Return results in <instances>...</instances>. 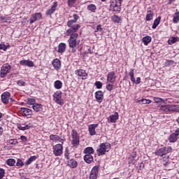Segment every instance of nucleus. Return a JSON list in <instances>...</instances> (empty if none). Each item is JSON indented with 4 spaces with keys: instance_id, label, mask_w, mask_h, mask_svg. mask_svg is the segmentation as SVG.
Masks as SVG:
<instances>
[{
    "instance_id": "obj_7",
    "label": "nucleus",
    "mask_w": 179,
    "mask_h": 179,
    "mask_svg": "<svg viewBox=\"0 0 179 179\" xmlns=\"http://www.w3.org/2000/svg\"><path fill=\"white\" fill-rule=\"evenodd\" d=\"M71 136H72V145L73 146H78L79 145V134L76 130H72L71 131Z\"/></svg>"
},
{
    "instance_id": "obj_30",
    "label": "nucleus",
    "mask_w": 179,
    "mask_h": 179,
    "mask_svg": "<svg viewBox=\"0 0 179 179\" xmlns=\"http://www.w3.org/2000/svg\"><path fill=\"white\" fill-rule=\"evenodd\" d=\"M152 41V37L149 36H144L142 39V42L143 43L144 45H148L149 43Z\"/></svg>"
},
{
    "instance_id": "obj_63",
    "label": "nucleus",
    "mask_w": 179,
    "mask_h": 179,
    "mask_svg": "<svg viewBox=\"0 0 179 179\" xmlns=\"http://www.w3.org/2000/svg\"><path fill=\"white\" fill-rule=\"evenodd\" d=\"M3 132V129H2V127H0V136L2 135Z\"/></svg>"
},
{
    "instance_id": "obj_13",
    "label": "nucleus",
    "mask_w": 179,
    "mask_h": 179,
    "mask_svg": "<svg viewBox=\"0 0 179 179\" xmlns=\"http://www.w3.org/2000/svg\"><path fill=\"white\" fill-rule=\"evenodd\" d=\"M75 73L79 78H82L83 80L87 79L88 74L86 73V70L84 69H77L75 71Z\"/></svg>"
},
{
    "instance_id": "obj_3",
    "label": "nucleus",
    "mask_w": 179,
    "mask_h": 179,
    "mask_svg": "<svg viewBox=\"0 0 179 179\" xmlns=\"http://www.w3.org/2000/svg\"><path fill=\"white\" fill-rule=\"evenodd\" d=\"M53 100L59 106H64V99H62V92L57 91L53 94Z\"/></svg>"
},
{
    "instance_id": "obj_31",
    "label": "nucleus",
    "mask_w": 179,
    "mask_h": 179,
    "mask_svg": "<svg viewBox=\"0 0 179 179\" xmlns=\"http://www.w3.org/2000/svg\"><path fill=\"white\" fill-rule=\"evenodd\" d=\"M160 20H162V17L159 16L158 17H157L153 22L152 24V29H156V27H157V26H159V24H160Z\"/></svg>"
},
{
    "instance_id": "obj_45",
    "label": "nucleus",
    "mask_w": 179,
    "mask_h": 179,
    "mask_svg": "<svg viewBox=\"0 0 179 179\" xmlns=\"http://www.w3.org/2000/svg\"><path fill=\"white\" fill-rule=\"evenodd\" d=\"M27 66H29V68H33V66H34V62L31 60H27Z\"/></svg>"
},
{
    "instance_id": "obj_59",
    "label": "nucleus",
    "mask_w": 179,
    "mask_h": 179,
    "mask_svg": "<svg viewBox=\"0 0 179 179\" xmlns=\"http://www.w3.org/2000/svg\"><path fill=\"white\" fill-rule=\"evenodd\" d=\"M171 64H173V61L171 60L167 61V62L165 63V66H170Z\"/></svg>"
},
{
    "instance_id": "obj_60",
    "label": "nucleus",
    "mask_w": 179,
    "mask_h": 179,
    "mask_svg": "<svg viewBox=\"0 0 179 179\" xmlns=\"http://www.w3.org/2000/svg\"><path fill=\"white\" fill-rule=\"evenodd\" d=\"M129 159L132 164H135V163H136V160H135V158L131 157V159Z\"/></svg>"
},
{
    "instance_id": "obj_38",
    "label": "nucleus",
    "mask_w": 179,
    "mask_h": 179,
    "mask_svg": "<svg viewBox=\"0 0 179 179\" xmlns=\"http://www.w3.org/2000/svg\"><path fill=\"white\" fill-rule=\"evenodd\" d=\"M37 159L36 156H31V157H29L27 161L25 162V164L27 166H29V164H31L32 162H34V160H36Z\"/></svg>"
},
{
    "instance_id": "obj_17",
    "label": "nucleus",
    "mask_w": 179,
    "mask_h": 179,
    "mask_svg": "<svg viewBox=\"0 0 179 179\" xmlns=\"http://www.w3.org/2000/svg\"><path fill=\"white\" fill-rule=\"evenodd\" d=\"M57 8H58V3L57 1L53 2L51 8L46 10L45 15L46 16H51L55 10H57Z\"/></svg>"
},
{
    "instance_id": "obj_23",
    "label": "nucleus",
    "mask_w": 179,
    "mask_h": 179,
    "mask_svg": "<svg viewBox=\"0 0 179 179\" xmlns=\"http://www.w3.org/2000/svg\"><path fill=\"white\" fill-rule=\"evenodd\" d=\"M50 141H59L62 143H64V142H65V140L64 138H61L58 135L52 134L50 136Z\"/></svg>"
},
{
    "instance_id": "obj_48",
    "label": "nucleus",
    "mask_w": 179,
    "mask_h": 179,
    "mask_svg": "<svg viewBox=\"0 0 179 179\" xmlns=\"http://www.w3.org/2000/svg\"><path fill=\"white\" fill-rule=\"evenodd\" d=\"M8 143L10 145H16V143H17V139L16 138L10 139L9 140Z\"/></svg>"
},
{
    "instance_id": "obj_14",
    "label": "nucleus",
    "mask_w": 179,
    "mask_h": 179,
    "mask_svg": "<svg viewBox=\"0 0 179 179\" xmlns=\"http://www.w3.org/2000/svg\"><path fill=\"white\" fill-rule=\"evenodd\" d=\"M134 69H131L130 72L129 73V76H130V80L132 82V83L139 85V83H141V77H138L136 80H135V74L134 73Z\"/></svg>"
},
{
    "instance_id": "obj_2",
    "label": "nucleus",
    "mask_w": 179,
    "mask_h": 179,
    "mask_svg": "<svg viewBox=\"0 0 179 179\" xmlns=\"http://www.w3.org/2000/svg\"><path fill=\"white\" fill-rule=\"evenodd\" d=\"M122 0H113L110 2V8L113 12H121V3Z\"/></svg>"
},
{
    "instance_id": "obj_32",
    "label": "nucleus",
    "mask_w": 179,
    "mask_h": 179,
    "mask_svg": "<svg viewBox=\"0 0 179 179\" xmlns=\"http://www.w3.org/2000/svg\"><path fill=\"white\" fill-rule=\"evenodd\" d=\"M83 153H85V155H92L94 153V149L92 147H87L84 150Z\"/></svg>"
},
{
    "instance_id": "obj_43",
    "label": "nucleus",
    "mask_w": 179,
    "mask_h": 179,
    "mask_svg": "<svg viewBox=\"0 0 179 179\" xmlns=\"http://www.w3.org/2000/svg\"><path fill=\"white\" fill-rule=\"evenodd\" d=\"M154 101L155 103H162V101L164 103V99L159 97H154Z\"/></svg>"
},
{
    "instance_id": "obj_44",
    "label": "nucleus",
    "mask_w": 179,
    "mask_h": 179,
    "mask_svg": "<svg viewBox=\"0 0 179 179\" xmlns=\"http://www.w3.org/2000/svg\"><path fill=\"white\" fill-rule=\"evenodd\" d=\"M95 86L96 89H101V87H103V83H101L100 81H96L95 83Z\"/></svg>"
},
{
    "instance_id": "obj_58",
    "label": "nucleus",
    "mask_w": 179,
    "mask_h": 179,
    "mask_svg": "<svg viewBox=\"0 0 179 179\" xmlns=\"http://www.w3.org/2000/svg\"><path fill=\"white\" fill-rule=\"evenodd\" d=\"M20 139H21V141H22L23 142H27V137H26L25 136H20Z\"/></svg>"
},
{
    "instance_id": "obj_27",
    "label": "nucleus",
    "mask_w": 179,
    "mask_h": 179,
    "mask_svg": "<svg viewBox=\"0 0 179 179\" xmlns=\"http://www.w3.org/2000/svg\"><path fill=\"white\" fill-rule=\"evenodd\" d=\"M84 160L85 162L87 163V164H90V163H92V162H93V156L92 155L86 154L84 156Z\"/></svg>"
},
{
    "instance_id": "obj_4",
    "label": "nucleus",
    "mask_w": 179,
    "mask_h": 179,
    "mask_svg": "<svg viewBox=\"0 0 179 179\" xmlns=\"http://www.w3.org/2000/svg\"><path fill=\"white\" fill-rule=\"evenodd\" d=\"M108 150H110V145H106V143H101L96 152L98 156H103V155H106V152H108Z\"/></svg>"
},
{
    "instance_id": "obj_33",
    "label": "nucleus",
    "mask_w": 179,
    "mask_h": 179,
    "mask_svg": "<svg viewBox=\"0 0 179 179\" xmlns=\"http://www.w3.org/2000/svg\"><path fill=\"white\" fill-rule=\"evenodd\" d=\"M177 41H178V38L172 36L169 39L168 44H169V45H173V44H176Z\"/></svg>"
},
{
    "instance_id": "obj_52",
    "label": "nucleus",
    "mask_w": 179,
    "mask_h": 179,
    "mask_svg": "<svg viewBox=\"0 0 179 179\" xmlns=\"http://www.w3.org/2000/svg\"><path fill=\"white\" fill-rule=\"evenodd\" d=\"M136 159V151H133L129 157V159Z\"/></svg>"
},
{
    "instance_id": "obj_9",
    "label": "nucleus",
    "mask_w": 179,
    "mask_h": 179,
    "mask_svg": "<svg viewBox=\"0 0 179 179\" xmlns=\"http://www.w3.org/2000/svg\"><path fill=\"white\" fill-rule=\"evenodd\" d=\"M178 106L173 105H164L160 107L161 111H164L165 113H168V111H177Z\"/></svg>"
},
{
    "instance_id": "obj_50",
    "label": "nucleus",
    "mask_w": 179,
    "mask_h": 179,
    "mask_svg": "<svg viewBox=\"0 0 179 179\" xmlns=\"http://www.w3.org/2000/svg\"><path fill=\"white\" fill-rule=\"evenodd\" d=\"M0 50H3V51H6V50H8V46L5 44H0Z\"/></svg>"
},
{
    "instance_id": "obj_61",
    "label": "nucleus",
    "mask_w": 179,
    "mask_h": 179,
    "mask_svg": "<svg viewBox=\"0 0 179 179\" xmlns=\"http://www.w3.org/2000/svg\"><path fill=\"white\" fill-rule=\"evenodd\" d=\"M0 19H1V22H6V20H8V19H6V17H3V16H1Z\"/></svg>"
},
{
    "instance_id": "obj_46",
    "label": "nucleus",
    "mask_w": 179,
    "mask_h": 179,
    "mask_svg": "<svg viewBox=\"0 0 179 179\" xmlns=\"http://www.w3.org/2000/svg\"><path fill=\"white\" fill-rule=\"evenodd\" d=\"M17 85L18 86H24L26 85V82H24L23 80H19L17 81Z\"/></svg>"
},
{
    "instance_id": "obj_1",
    "label": "nucleus",
    "mask_w": 179,
    "mask_h": 179,
    "mask_svg": "<svg viewBox=\"0 0 179 179\" xmlns=\"http://www.w3.org/2000/svg\"><path fill=\"white\" fill-rule=\"evenodd\" d=\"M80 29V24H75L73 27L69 28L66 31V36H70L68 39L69 47L71 49L72 52H76V50L79 48V44L80 41L78 40L79 37V34H78V30Z\"/></svg>"
},
{
    "instance_id": "obj_49",
    "label": "nucleus",
    "mask_w": 179,
    "mask_h": 179,
    "mask_svg": "<svg viewBox=\"0 0 179 179\" xmlns=\"http://www.w3.org/2000/svg\"><path fill=\"white\" fill-rule=\"evenodd\" d=\"M64 156L67 159H69V150H68V147L66 148Z\"/></svg>"
},
{
    "instance_id": "obj_24",
    "label": "nucleus",
    "mask_w": 179,
    "mask_h": 179,
    "mask_svg": "<svg viewBox=\"0 0 179 179\" xmlns=\"http://www.w3.org/2000/svg\"><path fill=\"white\" fill-rule=\"evenodd\" d=\"M111 20L113 22V23H122V18L117 15H114L111 17Z\"/></svg>"
},
{
    "instance_id": "obj_41",
    "label": "nucleus",
    "mask_w": 179,
    "mask_h": 179,
    "mask_svg": "<svg viewBox=\"0 0 179 179\" xmlns=\"http://www.w3.org/2000/svg\"><path fill=\"white\" fill-rule=\"evenodd\" d=\"M27 103L29 104H31V106H34V104H36V99L33 98L27 99Z\"/></svg>"
},
{
    "instance_id": "obj_64",
    "label": "nucleus",
    "mask_w": 179,
    "mask_h": 179,
    "mask_svg": "<svg viewBox=\"0 0 179 179\" xmlns=\"http://www.w3.org/2000/svg\"><path fill=\"white\" fill-rule=\"evenodd\" d=\"M88 52L89 54H93V52H92V50L90 49H88Z\"/></svg>"
},
{
    "instance_id": "obj_36",
    "label": "nucleus",
    "mask_w": 179,
    "mask_h": 179,
    "mask_svg": "<svg viewBox=\"0 0 179 179\" xmlns=\"http://www.w3.org/2000/svg\"><path fill=\"white\" fill-rule=\"evenodd\" d=\"M117 120H118V113H115L114 115H110V121L111 122H116Z\"/></svg>"
},
{
    "instance_id": "obj_62",
    "label": "nucleus",
    "mask_w": 179,
    "mask_h": 179,
    "mask_svg": "<svg viewBox=\"0 0 179 179\" xmlns=\"http://www.w3.org/2000/svg\"><path fill=\"white\" fill-rule=\"evenodd\" d=\"M176 1V0H169L168 1V5H171L173 2Z\"/></svg>"
},
{
    "instance_id": "obj_6",
    "label": "nucleus",
    "mask_w": 179,
    "mask_h": 179,
    "mask_svg": "<svg viewBox=\"0 0 179 179\" xmlns=\"http://www.w3.org/2000/svg\"><path fill=\"white\" fill-rule=\"evenodd\" d=\"M173 150V148L171 147H164L162 148H159L155 152V155L157 156H165V155H167V153H170Z\"/></svg>"
},
{
    "instance_id": "obj_57",
    "label": "nucleus",
    "mask_w": 179,
    "mask_h": 179,
    "mask_svg": "<svg viewBox=\"0 0 179 179\" xmlns=\"http://www.w3.org/2000/svg\"><path fill=\"white\" fill-rule=\"evenodd\" d=\"M20 65H26V66H27V60H21L20 62Z\"/></svg>"
},
{
    "instance_id": "obj_8",
    "label": "nucleus",
    "mask_w": 179,
    "mask_h": 179,
    "mask_svg": "<svg viewBox=\"0 0 179 179\" xmlns=\"http://www.w3.org/2000/svg\"><path fill=\"white\" fill-rule=\"evenodd\" d=\"M41 19H43V14L41 13H35L31 15L29 19V23L30 24H33V23L37 22V20H41Z\"/></svg>"
},
{
    "instance_id": "obj_34",
    "label": "nucleus",
    "mask_w": 179,
    "mask_h": 179,
    "mask_svg": "<svg viewBox=\"0 0 179 179\" xmlns=\"http://www.w3.org/2000/svg\"><path fill=\"white\" fill-rule=\"evenodd\" d=\"M54 86L55 89H57V90L62 89V81L59 80L55 81Z\"/></svg>"
},
{
    "instance_id": "obj_29",
    "label": "nucleus",
    "mask_w": 179,
    "mask_h": 179,
    "mask_svg": "<svg viewBox=\"0 0 179 179\" xmlns=\"http://www.w3.org/2000/svg\"><path fill=\"white\" fill-rule=\"evenodd\" d=\"M153 19V11L152 10H148L147 11V15L145 17V20L147 22H150Z\"/></svg>"
},
{
    "instance_id": "obj_25",
    "label": "nucleus",
    "mask_w": 179,
    "mask_h": 179,
    "mask_svg": "<svg viewBox=\"0 0 179 179\" xmlns=\"http://www.w3.org/2000/svg\"><path fill=\"white\" fill-rule=\"evenodd\" d=\"M87 9L92 13H96V10H97V6L94 3H91L87 6Z\"/></svg>"
},
{
    "instance_id": "obj_47",
    "label": "nucleus",
    "mask_w": 179,
    "mask_h": 179,
    "mask_svg": "<svg viewBox=\"0 0 179 179\" xmlns=\"http://www.w3.org/2000/svg\"><path fill=\"white\" fill-rule=\"evenodd\" d=\"M5 177V169H0V179H3Z\"/></svg>"
},
{
    "instance_id": "obj_22",
    "label": "nucleus",
    "mask_w": 179,
    "mask_h": 179,
    "mask_svg": "<svg viewBox=\"0 0 179 179\" xmlns=\"http://www.w3.org/2000/svg\"><path fill=\"white\" fill-rule=\"evenodd\" d=\"M65 51H66V44L64 43H59L57 52H59V54H64Z\"/></svg>"
},
{
    "instance_id": "obj_51",
    "label": "nucleus",
    "mask_w": 179,
    "mask_h": 179,
    "mask_svg": "<svg viewBox=\"0 0 179 179\" xmlns=\"http://www.w3.org/2000/svg\"><path fill=\"white\" fill-rule=\"evenodd\" d=\"M22 113H31V110L27 108H22Z\"/></svg>"
},
{
    "instance_id": "obj_39",
    "label": "nucleus",
    "mask_w": 179,
    "mask_h": 179,
    "mask_svg": "<svg viewBox=\"0 0 179 179\" xmlns=\"http://www.w3.org/2000/svg\"><path fill=\"white\" fill-rule=\"evenodd\" d=\"M6 163L8 166H15V163H16V160H15V159H13V158L8 159H7Z\"/></svg>"
},
{
    "instance_id": "obj_35",
    "label": "nucleus",
    "mask_w": 179,
    "mask_h": 179,
    "mask_svg": "<svg viewBox=\"0 0 179 179\" xmlns=\"http://www.w3.org/2000/svg\"><path fill=\"white\" fill-rule=\"evenodd\" d=\"M179 22V12L176 11L173 15V23L177 24Z\"/></svg>"
},
{
    "instance_id": "obj_10",
    "label": "nucleus",
    "mask_w": 179,
    "mask_h": 179,
    "mask_svg": "<svg viewBox=\"0 0 179 179\" xmlns=\"http://www.w3.org/2000/svg\"><path fill=\"white\" fill-rule=\"evenodd\" d=\"M179 136V128L175 130V133H172L169 138L170 143H174L177 142Z\"/></svg>"
},
{
    "instance_id": "obj_53",
    "label": "nucleus",
    "mask_w": 179,
    "mask_h": 179,
    "mask_svg": "<svg viewBox=\"0 0 179 179\" xmlns=\"http://www.w3.org/2000/svg\"><path fill=\"white\" fill-rule=\"evenodd\" d=\"M30 128H33V124L31 123H29L27 124L25 127H24V130L30 129Z\"/></svg>"
},
{
    "instance_id": "obj_21",
    "label": "nucleus",
    "mask_w": 179,
    "mask_h": 179,
    "mask_svg": "<svg viewBox=\"0 0 179 179\" xmlns=\"http://www.w3.org/2000/svg\"><path fill=\"white\" fill-rule=\"evenodd\" d=\"M97 127H99L97 124H90L89 126V132L91 136H93L96 134V128H97Z\"/></svg>"
},
{
    "instance_id": "obj_15",
    "label": "nucleus",
    "mask_w": 179,
    "mask_h": 179,
    "mask_svg": "<svg viewBox=\"0 0 179 179\" xmlns=\"http://www.w3.org/2000/svg\"><path fill=\"white\" fill-rule=\"evenodd\" d=\"M117 79L115 71H110L108 73L106 80L108 83H114Z\"/></svg>"
},
{
    "instance_id": "obj_20",
    "label": "nucleus",
    "mask_w": 179,
    "mask_h": 179,
    "mask_svg": "<svg viewBox=\"0 0 179 179\" xmlns=\"http://www.w3.org/2000/svg\"><path fill=\"white\" fill-rule=\"evenodd\" d=\"M52 65L56 71L61 69V60L58 59H53Z\"/></svg>"
},
{
    "instance_id": "obj_5",
    "label": "nucleus",
    "mask_w": 179,
    "mask_h": 179,
    "mask_svg": "<svg viewBox=\"0 0 179 179\" xmlns=\"http://www.w3.org/2000/svg\"><path fill=\"white\" fill-rule=\"evenodd\" d=\"M11 69H12V67L10 66V65H9V64H4L1 66V69L0 71L1 78H5L6 76V75H8V73H9V72H10Z\"/></svg>"
},
{
    "instance_id": "obj_11",
    "label": "nucleus",
    "mask_w": 179,
    "mask_h": 179,
    "mask_svg": "<svg viewBox=\"0 0 179 179\" xmlns=\"http://www.w3.org/2000/svg\"><path fill=\"white\" fill-rule=\"evenodd\" d=\"M99 169L100 166L99 165H96L92 168L91 173L90 175V179H97Z\"/></svg>"
},
{
    "instance_id": "obj_19",
    "label": "nucleus",
    "mask_w": 179,
    "mask_h": 179,
    "mask_svg": "<svg viewBox=\"0 0 179 179\" xmlns=\"http://www.w3.org/2000/svg\"><path fill=\"white\" fill-rule=\"evenodd\" d=\"M73 20H69L66 23L67 27H70V29H72L75 25V23H77L78 20L79 19V15L78 14H73Z\"/></svg>"
},
{
    "instance_id": "obj_55",
    "label": "nucleus",
    "mask_w": 179,
    "mask_h": 179,
    "mask_svg": "<svg viewBox=\"0 0 179 179\" xmlns=\"http://www.w3.org/2000/svg\"><path fill=\"white\" fill-rule=\"evenodd\" d=\"M17 127L20 131H25L24 130V127H22V124H17Z\"/></svg>"
},
{
    "instance_id": "obj_42",
    "label": "nucleus",
    "mask_w": 179,
    "mask_h": 179,
    "mask_svg": "<svg viewBox=\"0 0 179 179\" xmlns=\"http://www.w3.org/2000/svg\"><path fill=\"white\" fill-rule=\"evenodd\" d=\"M106 90H108V92H111V91L114 90V85L107 84L106 85Z\"/></svg>"
},
{
    "instance_id": "obj_16",
    "label": "nucleus",
    "mask_w": 179,
    "mask_h": 179,
    "mask_svg": "<svg viewBox=\"0 0 179 179\" xmlns=\"http://www.w3.org/2000/svg\"><path fill=\"white\" fill-rule=\"evenodd\" d=\"M1 101L3 104H8L9 103V99H10V92H5L1 94Z\"/></svg>"
},
{
    "instance_id": "obj_28",
    "label": "nucleus",
    "mask_w": 179,
    "mask_h": 179,
    "mask_svg": "<svg viewBox=\"0 0 179 179\" xmlns=\"http://www.w3.org/2000/svg\"><path fill=\"white\" fill-rule=\"evenodd\" d=\"M68 166L71 169H76L78 167V162L75 161L74 159H70L68 162Z\"/></svg>"
},
{
    "instance_id": "obj_37",
    "label": "nucleus",
    "mask_w": 179,
    "mask_h": 179,
    "mask_svg": "<svg viewBox=\"0 0 179 179\" xmlns=\"http://www.w3.org/2000/svg\"><path fill=\"white\" fill-rule=\"evenodd\" d=\"M137 103H139V104H150V103H152V101L150 99H142L141 100H138Z\"/></svg>"
},
{
    "instance_id": "obj_54",
    "label": "nucleus",
    "mask_w": 179,
    "mask_h": 179,
    "mask_svg": "<svg viewBox=\"0 0 179 179\" xmlns=\"http://www.w3.org/2000/svg\"><path fill=\"white\" fill-rule=\"evenodd\" d=\"M16 166L17 167H22V166H23V162L20 159H17Z\"/></svg>"
},
{
    "instance_id": "obj_56",
    "label": "nucleus",
    "mask_w": 179,
    "mask_h": 179,
    "mask_svg": "<svg viewBox=\"0 0 179 179\" xmlns=\"http://www.w3.org/2000/svg\"><path fill=\"white\" fill-rule=\"evenodd\" d=\"M103 31V28H101V25H97V27H96V32H97V31Z\"/></svg>"
},
{
    "instance_id": "obj_26",
    "label": "nucleus",
    "mask_w": 179,
    "mask_h": 179,
    "mask_svg": "<svg viewBox=\"0 0 179 179\" xmlns=\"http://www.w3.org/2000/svg\"><path fill=\"white\" fill-rule=\"evenodd\" d=\"M32 108L36 113L41 112L43 111V105L40 103H35L34 106H32Z\"/></svg>"
},
{
    "instance_id": "obj_18",
    "label": "nucleus",
    "mask_w": 179,
    "mask_h": 179,
    "mask_svg": "<svg viewBox=\"0 0 179 179\" xmlns=\"http://www.w3.org/2000/svg\"><path fill=\"white\" fill-rule=\"evenodd\" d=\"M94 94L97 103H103V100L104 99V92L101 90H99L96 91Z\"/></svg>"
},
{
    "instance_id": "obj_40",
    "label": "nucleus",
    "mask_w": 179,
    "mask_h": 179,
    "mask_svg": "<svg viewBox=\"0 0 179 179\" xmlns=\"http://www.w3.org/2000/svg\"><path fill=\"white\" fill-rule=\"evenodd\" d=\"M67 3H68V6H69V8H72V7H73V5H75V3H76V0H68Z\"/></svg>"
},
{
    "instance_id": "obj_12",
    "label": "nucleus",
    "mask_w": 179,
    "mask_h": 179,
    "mask_svg": "<svg viewBox=\"0 0 179 179\" xmlns=\"http://www.w3.org/2000/svg\"><path fill=\"white\" fill-rule=\"evenodd\" d=\"M52 149L55 156H61L63 150L62 144H57L53 146Z\"/></svg>"
}]
</instances>
